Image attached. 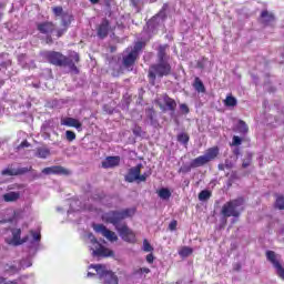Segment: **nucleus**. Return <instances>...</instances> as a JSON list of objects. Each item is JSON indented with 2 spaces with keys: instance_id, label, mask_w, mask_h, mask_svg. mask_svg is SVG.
Instances as JSON below:
<instances>
[{
  "instance_id": "obj_5",
  "label": "nucleus",
  "mask_w": 284,
  "mask_h": 284,
  "mask_svg": "<svg viewBox=\"0 0 284 284\" xmlns=\"http://www.w3.org/2000/svg\"><path fill=\"white\" fill-rule=\"evenodd\" d=\"M219 156V146L209 149L204 155H200L191 161V168H202V165H207L210 161H214Z\"/></svg>"
},
{
  "instance_id": "obj_6",
  "label": "nucleus",
  "mask_w": 284,
  "mask_h": 284,
  "mask_svg": "<svg viewBox=\"0 0 284 284\" xmlns=\"http://www.w3.org/2000/svg\"><path fill=\"white\" fill-rule=\"evenodd\" d=\"M47 57L50 63H52L53 65H67L68 68H70L71 72H75V74H78L79 69H77V64L70 62L69 60H65V57H63V54L53 51L48 52Z\"/></svg>"
},
{
  "instance_id": "obj_24",
  "label": "nucleus",
  "mask_w": 284,
  "mask_h": 284,
  "mask_svg": "<svg viewBox=\"0 0 284 284\" xmlns=\"http://www.w3.org/2000/svg\"><path fill=\"white\" fill-rule=\"evenodd\" d=\"M163 103H165L168 110H171V112H174V110H176V101H174V99L164 95L162 98Z\"/></svg>"
},
{
  "instance_id": "obj_34",
  "label": "nucleus",
  "mask_w": 284,
  "mask_h": 284,
  "mask_svg": "<svg viewBox=\"0 0 284 284\" xmlns=\"http://www.w3.org/2000/svg\"><path fill=\"white\" fill-rule=\"evenodd\" d=\"M143 45H144L143 42H136L133 48H131V49L129 48L128 50L131 51V52H134L135 55L139 57V52L141 50H143Z\"/></svg>"
},
{
  "instance_id": "obj_29",
  "label": "nucleus",
  "mask_w": 284,
  "mask_h": 284,
  "mask_svg": "<svg viewBox=\"0 0 284 284\" xmlns=\"http://www.w3.org/2000/svg\"><path fill=\"white\" fill-rule=\"evenodd\" d=\"M239 101L236 100V98L232 97V95H227L226 99L224 100V105L226 108H236Z\"/></svg>"
},
{
  "instance_id": "obj_10",
  "label": "nucleus",
  "mask_w": 284,
  "mask_h": 284,
  "mask_svg": "<svg viewBox=\"0 0 284 284\" xmlns=\"http://www.w3.org/2000/svg\"><path fill=\"white\" fill-rule=\"evenodd\" d=\"M143 168V164H138L136 166H133L129 170L128 174L125 175V181L128 183H134V181H148V176L150 174L143 173L141 175V169Z\"/></svg>"
},
{
  "instance_id": "obj_30",
  "label": "nucleus",
  "mask_w": 284,
  "mask_h": 284,
  "mask_svg": "<svg viewBox=\"0 0 284 284\" xmlns=\"http://www.w3.org/2000/svg\"><path fill=\"white\" fill-rule=\"evenodd\" d=\"M193 88L196 92H205V84H203V81H201L199 78H195Z\"/></svg>"
},
{
  "instance_id": "obj_43",
  "label": "nucleus",
  "mask_w": 284,
  "mask_h": 284,
  "mask_svg": "<svg viewBox=\"0 0 284 284\" xmlns=\"http://www.w3.org/2000/svg\"><path fill=\"white\" fill-rule=\"evenodd\" d=\"M152 250H154V248L152 247V245H150V242H148V240H144L143 241V251L144 252H152Z\"/></svg>"
},
{
  "instance_id": "obj_47",
  "label": "nucleus",
  "mask_w": 284,
  "mask_h": 284,
  "mask_svg": "<svg viewBox=\"0 0 284 284\" xmlns=\"http://www.w3.org/2000/svg\"><path fill=\"white\" fill-rule=\"evenodd\" d=\"M30 143L28 141H22L21 144L18 146V150H21V148H29Z\"/></svg>"
},
{
  "instance_id": "obj_42",
  "label": "nucleus",
  "mask_w": 284,
  "mask_h": 284,
  "mask_svg": "<svg viewBox=\"0 0 284 284\" xmlns=\"http://www.w3.org/2000/svg\"><path fill=\"white\" fill-rule=\"evenodd\" d=\"M135 274H138L139 276H143V274H150V268L141 267V268L135 271Z\"/></svg>"
},
{
  "instance_id": "obj_32",
  "label": "nucleus",
  "mask_w": 284,
  "mask_h": 284,
  "mask_svg": "<svg viewBox=\"0 0 284 284\" xmlns=\"http://www.w3.org/2000/svg\"><path fill=\"white\" fill-rule=\"evenodd\" d=\"M261 17L264 23H272L274 21V16L267 11H262Z\"/></svg>"
},
{
  "instance_id": "obj_52",
  "label": "nucleus",
  "mask_w": 284,
  "mask_h": 284,
  "mask_svg": "<svg viewBox=\"0 0 284 284\" xmlns=\"http://www.w3.org/2000/svg\"><path fill=\"white\" fill-rule=\"evenodd\" d=\"M87 276H88V278H92V276H97V274H94V273H92V272H89V273L87 274Z\"/></svg>"
},
{
  "instance_id": "obj_1",
  "label": "nucleus",
  "mask_w": 284,
  "mask_h": 284,
  "mask_svg": "<svg viewBox=\"0 0 284 284\" xmlns=\"http://www.w3.org/2000/svg\"><path fill=\"white\" fill-rule=\"evenodd\" d=\"M134 212H136L134 209L106 212L102 215V221H104V223H111L125 243H136V233H134L132 229H129L128 224H120L124 219L134 216Z\"/></svg>"
},
{
  "instance_id": "obj_46",
  "label": "nucleus",
  "mask_w": 284,
  "mask_h": 284,
  "mask_svg": "<svg viewBox=\"0 0 284 284\" xmlns=\"http://www.w3.org/2000/svg\"><path fill=\"white\" fill-rule=\"evenodd\" d=\"M180 110H181L182 112H185V114H187V112H190V109L187 108V104H181V105H180Z\"/></svg>"
},
{
  "instance_id": "obj_35",
  "label": "nucleus",
  "mask_w": 284,
  "mask_h": 284,
  "mask_svg": "<svg viewBox=\"0 0 284 284\" xmlns=\"http://www.w3.org/2000/svg\"><path fill=\"white\" fill-rule=\"evenodd\" d=\"M212 196V192L207 190H203L199 194V201H207Z\"/></svg>"
},
{
  "instance_id": "obj_33",
  "label": "nucleus",
  "mask_w": 284,
  "mask_h": 284,
  "mask_svg": "<svg viewBox=\"0 0 284 284\" xmlns=\"http://www.w3.org/2000/svg\"><path fill=\"white\" fill-rule=\"evenodd\" d=\"M192 252H193L192 247L184 246L179 251V254H180V256L185 258V257L190 256V254H192Z\"/></svg>"
},
{
  "instance_id": "obj_9",
  "label": "nucleus",
  "mask_w": 284,
  "mask_h": 284,
  "mask_svg": "<svg viewBox=\"0 0 284 284\" xmlns=\"http://www.w3.org/2000/svg\"><path fill=\"white\" fill-rule=\"evenodd\" d=\"M266 258L270 261V263H272L275 274H277V276L284 281V267L283 262H281V255L276 254L274 251H267Z\"/></svg>"
},
{
  "instance_id": "obj_54",
  "label": "nucleus",
  "mask_w": 284,
  "mask_h": 284,
  "mask_svg": "<svg viewBox=\"0 0 284 284\" xmlns=\"http://www.w3.org/2000/svg\"><path fill=\"white\" fill-rule=\"evenodd\" d=\"M84 210H89V212H92L94 209L92 206H89V207L84 206Z\"/></svg>"
},
{
  "instance_id": "obj_40",
  "label": "nucleus",
  "mask_w": 284,
  "mask_h": 284,
  "mask_svg": "<svg viewBox=\"0 0 284 284\" xmlns=\"http://www.w3.org/2000/svg\"><path fill=\"white\" fill-rule=\"evenodd\" d=\"M52 12L55 17H63L65 12H63V7H53Z\"/></svg>"
},
{
  "instance_id": "obj_25",
  "label": "nucleus",
  "mask_w": 284,
  "mask_h": 284,
  "mask_svg": "<svg viewBox=\"0 0 284 284\" xmlns=\"http://www.w3.org/2000/svg\"><path fill=\"white\" fill-rule=\"evenodd\" d=\"M158 196L162 200V201H170L171 196H172V192L170 191V189L168 187H162L158 191Z\"/></svg>"
},
{
  "instance_id": "obj_56",
  "label": "nucleus",
  "mask_w": 284,
  "mask_h": 284,
  "mask_svg": "<svg viewBox=\"0 0 284 284\" xmlns=\"http://www.w3.org/2000/svg\"><path fill=\"white\" fill-rule=\"evenodd\" d=\"M91 3H99V0H89Z\"/></svg>"
},
{
  "instance_id": "obj_38",
  "label": "nucleus",
  "mask_w": 284,
  "mask_h": 284,
  "mask_svg": "<svg viewBox=\"0 0 284 284\" xmlns=\"http://www.w3.org/2000/svg\"><path fill=\"white\" fill-rule=\"evenodd\" d=\"M65 60L70 61L74 65V63H79V53L73 51L70 53L69 58H65Z\"/></svg>"
},
{
  "instance_id": "obj_55",
  "label": "nucleus",
  "mask_w": 284,
  "mask_h": 284,
  "mask_svg": "<svg viewBox=\"0 0 284 284\" xmlns=\"http://www.w3.org/2000/svg\"><path fill=\"white\" fill-rule=\"evenodd\" d=\"M242 165H243V168H247L250 165V163L248 162H244Z\"/></svg>"
},
{
  "instance_id": "obj_26",
  "label": "nucleus",
  "mask_w": 284,
  "mask_h": 284,
  "mask_svg": "<svg viewBox=\"0 0 284 284\" xmlns=\"http://www.w3.org/2000/svg\"><path fill=\"white\" fill-rule=\"evenodd\" d=\"M19 196H21L19 192H9L3 195V201H6V203H12L19 201Z\"/></svg>"
},
{
  "instance_id": "obj_48",
  "label": "nucleus",
  "mask_w": 284,
  "mask_h": 284,
  "mask_svg": "<svg viewBox=\"0 0 284 284\" xmlns=\"http://www.w3.org/2000/svg\"><path fill=\"white\" fill-rule=\"evenodd\" d=\"M169 229L174 232V230H176V221H172L170 224H169Z\"/></svg>"
},
{
  "instance_id": "obj_11",
  "label": "nucleus",
  "mask_w": 284,
  "mask_h": 284,
  "mask_svg": "<svg viewBox=\"0 0 284 284\" xmlns=\"http://www.w3.org/2000/svg\"><path fill=\"white\" fill-rule=\"evenodd\" d=\"M93 230L97 234H102L106 241L114 243V241H119V236L113 231H110L103 224H93Z\"/></svg>"
},
{
  "instance_id": "obj_57",
  "label": "nucleus",
  "mask_w": 284,
  "mask_h": 284,
  "mask_svg": "<svg viewBox=\"0 0 284 284\" xmlns=\"http://www.w3.org/2000/svg\"><path fill=\"white\" fill-rule=\"evenodd\" d=\"M133 132H134V134H139V131H136V130H133Z\"/></svg>"
},
{
  "instance_id": "obj_12",
  "label": "nucleus",
  "mask_w": 284,
  "mask_h": 284,
  "mask_svg": "<svg viewBox=\"0 0 284 284\" xmlns=\"http://www.w3.org/2000/svg\"><path fill=\"white\" fill-rule=\"evenodd\" d=\"M27 267H32V260L30 257L22 260L18 266L13 264H7L4 266V272L6 274H17V272L20 270H26Z\"/></svg>"
},
{
  "instance_id": "obj_7",
  "label": "nucleus",
  "mask_w": 284,
  "mask_h": 284,
  "mask_svg": "<svg viewBox=\"0 0 284 284\" xmlns=\"http://www.w3.org/2000/svg\"><path fill=\"white\" fill-rule=\"evenodd\" d=\"M4 241L8 245L17 247L28 243V236L21 237V229H11L7 230Z\"/></svg>"
},
{
  "instance_id": "obj_8",
  "label": "nucleus",
  "mask_w": 284,
  "mask_h": 284,
  "mask_svg": "<svg viewBox=\"0 0 284 284\" xmlns=\"http://www.w3.org/2000/svg\"><path fill=\"white\" fill-rule=\"evenodd\" d=\"M171 70L172 67H170V63H168L165 60H160L158 64L151 65L149 77L153 80H155L156 77H168Z\"/></svg>"
},
{
  "instance_id": "obj_51",
  "label": "nucleus",
  "mask_w": 284,
  "mask_h": 284,
  "mask_svg": "<svg viewBox=\"0 0 284 284\" xmlns=\"http://www.w3.org/2000/svg\"><path fill=\"white\" fill-rule=\"evenodd\" d=\"M131 3L134 8H139V3H141V0H131Z\"/></svg>"
},
{
  "instance_id": "obj_28",
  "label": "nucleus",
  "mask_w": 284,
  "mask_h": 284,
  "mask_svg": "<svg viewBox=\"0 0 284 284\" xmlns=\"http://www.w3.org/2000/svg\"><path fill=\"white\" fill-rule=\"evenodd\" d=\"M81 210H83V206H81V202L79 200H73L70 203V210L68 211V214L81 212Z\"/></svg>"
},
{
  "instance_id": "obj_3",
  "label": "nucleus",
  "mask_w": 284,
  "mask_h": 284,
  "mask_svg": "<svg viewBox=\"0 0 284 284\" xmlns=\"http://www.w3.org/2000/svg\"><path fill=\"white\" fill-rule=\"evenodd\" d=\"M89 270H95L97 276L103 284H119V277L103 264H91Z\"/></svg>"
},
{
  "instance_id": "obj_27",
  "label": "nucleus",
  "mask_w": 284,
  "mask_h": 284,
  "mask_svg": "<svg viewBox=\"0 0 284 284\" xmlns=\"http://www.w3.org/2000/svg\"><path fill=\"white\" fill-rule=\"evenodd\" d=\"M36 156H38V159H48V156H50V149L45 146L38 148L36 151Z\"/></svg>"
},
{
  "instance_id": "obj_45",
  "label": "nucleus",
  "mask_w": 284,
  "mask_h": 284,
  "mask_svg": "<svg viewBox=\"0 0 284 284\" xmlns=\"http://www.w3.org/2000/svg\"><path fill=\"white\" fill-rule=\"evenodd\" d=\"M32 239H33L34 243H39V241H41V233L32 232Z\"/></svg>"
},
{
  "instance_id": "obj_20",
  "label": "nucleus",
  "mask_w": 284,
  "mask_h": 284,
  "mask_svg": "<svg viewBox=\"0 0 284 284\" xmlns=\"http://www.w3.org/2000/svg\"><path fill=\"white\" fill-rule=\"evenodd\" d=\"M38 30L41 34H52L54 32V24L52 22H42L38 24Z\"/></svg>"
},
{
  "instance_id": "obj_58",
  "label": "nucleus",
  "mask_w": 284,
  "mask_h": 284,
  "mask_svg": "<svg viewBox=\"0 0 284 284\" xmlns=\"http://www.w3.org/2000/svg\"><path fill=\"white\" fill-rule=\"evenodd\" d=\"M283 59H284V53L282 54Z\"/></svg>"
},
{
  "instance_id": "obj_44",
  "label": "nucleus",
  "mask_w": 284,
  "mask_h": 284,
  "mask_svg": "<svg viewBox=\"0 0 284 284\" xmlns=\"http://www.w3.org/2000/svg\"><path fill=\"white\" fill-rule=\"evenodd\" d=\"M241 143H243V140H241V138L239 135H234L233 136V141H232V145H241Z\"/></svg>"
},
{
  "instance_id": "obj_50",
  "label": "nucleus",
  "mask_w": 284,
  "mask_h": 284,
  "mask_svg": "<svg viewBox=\"0 0 284 284\" xmlns=\"http://www.w3.org/2000/svg\"><path fill=\"white\" fill-rule=\"evenodd\" d=\"M146 261L149 263H154V255H152V254L146 255Z\"/></svg>"
},
{
  "instance_id": "obj_39",
  "label": "nucleus",
  "mask_w": 284,
  "mask_h": 284,
  "mask_svg": "<svg viewBox=\"0 0 284 284\" xmlns=\"http://www.w3.org/2000/svg\"><path fill=\"white\" fill-rule=\"evenodd\" d=\"M275 207H277V210H284V197L283 196L278 195L276 197Z\"/></svg>"
},
{
  "instance_id": "obj_17",
  "label": "nucleus",
  "mask_w": 284,
  "mask_h": 284,
  "mask_svg": "<svg viewBox=\"0 0 284 284\" xmlns=\"http://www.w3.org/2000/svg\"><path fill=\"white\" fill-rule=\"evenodd\" d=\"M108 32H110V22L108 20H102L98 26V37L100 39H105V37H108Z\"/></svg>"
},
{
  "instance_id": "obj_2",
  "label": "nucleus",
  "mask_w": 284,
  "mask_h": 284,
  "mask_svg": "<svg viewBox=\"0 0 284 284\" xmlns=\"http://www.w3.org/2000/svg\"><path fill=\"white\" fill-rule=\"evenodd\" d=\"M88 241H89V250L93 258H106L108 256H113L114 252H112V250L103 246V244L97 241V237H94V234L89 233Z\"/></svg>"
},
{
  "instance_id": "obj_49",
  "label": "nucleus",
  "mask_w": 284,
  "mask_h": 284,
  "mask_svg": "<svg viewBox=\"0 0 284 284\" xmlns=\"http://www.w3.org/2000/svg\"><path fill=\"white\" fill-rule=\"evenodd\" d=\"M0 284H17V282L6 281V278L0 277Z\"/></svg>"
},
{
  "instance_id": "obj_53",
  "label": "nucleus",
  "mask_w": 284,
  "mask_h": 284,
  "mask_svg": "<svg viewBox=\"0 0 284 284\" xmlns=\"http://www.w3.org/2000/svg\"><path fill=\"white\" fill-rule=\"evenodd\" d=\"M2 9H3V6L0 4V21H1L2 17H3V11H1Z\"/></svg>"
},
{
  "instance_id": "obj_21",
  "label": "nucleus",
  "mask_w": 284,
  "mask_h": 284,
  "mask_svg": "<svg viewBox=\"0 0 284 284\" xmlns=\"http://www.w3.org/2000/svg\"><path fill=\"white\" fill-rule=\"evenodd\" d=\"M23 172H28V169H14L12 166H9L2 170L1 174L2 176H17L19 174H23Z\"/></svg>"
},
{
  "instance_id": "obj_15",
  "label": "nucleus",
  "mask_w": 284,
  "mask_h": 284,
  "mask_svg": "<svg viewBox=\"0 0 284 284\" xmlns=\"http://www.w3.org/2000/svg\"><path fill=\"white\" fill-rule=\"evenodd\" d=\"M7 217L3 221H0V223H14V221H19V219H21V211L19 210H14V209H8L6 211Z\"/></svg>"
},
{
  "instance_id": "obj_4",
  "label": "nucleus",
  "mask_w": 284,
  "mask_h": 284,
  "mask_svg": "<svg viewBox=\"0 0 284 284\" xmlns=\"http://www.w3.org/2000/svg\"><path fill=\"white\" fill-rule=\"evenodd\" d=\"M243 203L244 200L242 197L226 202L222 206V215L226 219H230V216L239 217L243 212Z\"/></svg>"
},
{
  "instance_id": "obj_41",
  "label": "nucleus",
  "mask_w": 284,
  "mask_h": 284,
  "mask_svg": "<svg viewBox=\"0 0 284 284\" xmlns=\"http://www.w3.org/2000/svg\"><path fill=\"white\" fill-rule=\"evenodd\" d=\"M65 138L67 141H74V139H77V134L73 131H65Z\"/></svg>"
},
{
  "instance_id": "obj_22",
  "label": "nucleus",
  "mask_w": 284,
  "mask_h": 284,
  "mask_svg": "<svg viewBox=\"0 0 284 284\" xmlns=\"http://www.w3.org/2000/svg\"><path fill=\"white\" fill-rule=\"evenodd\" d=\"M42 174H69L63 166H50L42 170Z\"/></svg>"
},
{
  "instance_id": "obj_37",
  "label": "nucleus",
  "mask_w": 284,
  "mask_h": 284,
  "mask_svg": "<svg viewBox=\"0 0 284 284\" xmlns=\"http://www.w3.org/2000/svg\"><path fill=\"white\" fill-rule=\"evenodd\" d=\"M165 50H168V45H160L159 47L158 57H159L160 61H165Z\"/></svg>"
},
{
  "instance_id": "obj_18",
  "label": "nucleus",
  "mask_w": 284,
  "mask_h": 284,
  "mask_svg": "<svg viewBox=\"0 0 284 284\" xmlns=\"http://www.w3.org/2000/svg\"><path fill=\"white\" fill-rule=\"evenodd\" d=\"M121 163V158L120 156H108L103 162H102V168L105 170L111 169V168H116Z\"/></svg>"
},
{
  "instance_id": "obj_23",
  "label": "nucleus",
  "mask_w": 284,
  "mask_h": 284,
  "mask_svg": "<svg viewBox=\"0 0 284 284\" xmlns=\"http://www.w3.org/2000/svg\"><path fill=\"white\" fill-rule=\"evenodd\" d=\"M18 61L22 68H34V61L28 59V55L26 54L19 55Z\"/></svg>"
},
{
  "instance_id": "obj_13",
  "label": "nucleus",
  "mask_w": 284,
  "mask_h": 284,
  "mask_svg": "<svg viewBox=\"0 0 284 284\" xmlns=\"http://www.w3.org/2000/svg\"><path fill=\"white\" fill-rule=\"evenodd\" d=\"M164 17H165V6H164L163 9L159 12V14H156L155 17H153V18L146 23L148 30H154V29L156 28V26H161V23H163Z\"/></svg>"
},
{
  "instance_id": "obj_14",
  "label": "nucleus",
  "mask_w": 284,
  "mask_h": 284,
  "mask_svg": "<svg viewBox=\"0 0 284 284\" xmlns=\"http://www.w3.org/2000/svg\"><path fill=\"white\" fill-rule=\"evenodd\" d=\"M139 55L126 49L123 53V65L124 68H132Z\"/></svg>"
},
{
  "instance_id": "obj_19",
  "label": "nucleus",
  "mask_w": 284,
  "mask_h": 284,
  "mask_svg": "<svg viewBox=\"0 0 284 284\" xmlns=\"http://www.w3.org/2000/svg\"><path fill=\"white\" fill-rule=\"evenodd\" d=\"M70 23H72V16L68 12H64L62 14V26L64 29L57 31V37H63V32L68 30V26H70Z\"/></svg>"
},
{
  "instance_id": "obj_31",
  "label": "nucleus",
  "mask_w": 284,
  "mask_h": 284,
  "mask_svg": "<svg viewBox=\"0 0 284 284\" xmlns=\"http://www.w3.org/2000/svg\"><path fill=\"white\" fill-rule=\"evenodd\" d=\"M236 132H241V134H246L247 132V124L240 120L239 123L235 126Z\"/></svg>"
},
{
  "instance_id": "obj_36",
  "label": "nucleus",
  "mask_w": 284,
  "mask_h": 284,
  "mask_svg": "<svg viewBox=\"0 0 284 284\" xmlns=\"http://www.w3.org/2000/svg\"><path fill=\"white\" fill-rule=\"evenodd\" d=\"M179 143H182L183 145H187V142L190 141V136L186 133H180L178 135Z\"/></svg>"
},
{
  "instance_id": "obj_16",
  "label": "nucleus",
  "mask_w": 284,
  "mask_h": 284,
  "mask_svg": "<svg viewBox=\"0 0 284 284\" xmlns=\"http://www.w3.org/2000/svg\"><path fill=\"white\" fill-rule=\"evenodd\" d=\"M61 125H67V128H75L78 132H81L82 124L78 119L74 118H63L61 120Z\"/></svg>"
}]
</instances>
